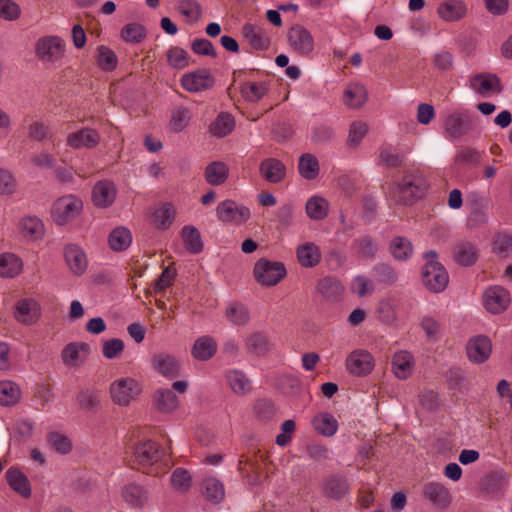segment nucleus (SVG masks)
Returning <instances> with one entry per match:
<instances>
[{"instance_id": "nucleus-1", "label": "nucleus", "mask_w": 512, "mask_h": 512, "mask_svg": "<svg viewBox=\"0 0 512 512\" xmlns=\"http://www.w3.org/2000/svg\"><path fill=\"white\" fill-rule=\"evenodd\" d=\"M428 186V181L421 171H405L393 185L390 196L397 204L412 206L424 197Z\"/></svg>"}, {"instance_id": "nucleus-2", "label": "nucleus", "mask_w": 512, "mask_h": 512, "mask_svg": "<svg viewBox=\"0 0 512 512\" xmlns=\"http://www.w3.org/2000/svg\"><path fill=\"white\" fill-rule=\"evenodd\" d=\"M134 468L145 474L159 475L164 470L159 469L164 451L159 444L152 440L139 442L134 447Z\"/></svg>"}, {"instance_id": "nucleus-3", "label": "nucleus", "mask_w": 512, "mask_h": 512, "mask_svg": "<svg viewBox=\"0 0 512 512\" xmlns=\"http://www.w3.org/2000/svg\"><path fill=\"white\" fill-rule=\"evenodd\" d=\"M437 253L430 250L425 253L427 259L422 269V282L427 289L438 293L443 291L449 281L445 268L436 260Z\"/></svg>"}, {"instance_id": "nucleus-4", "label": "nucleus", "mask_w": 512, "mask_h": 512, "mask_svg": "<svg viewBox=\"0 0 512 512\" xmlns=\"http://www.w3.org/2000/svg\"><path fill=\"white\" fill-rule=\"evenodd\" d=\"M287 274L282 262L259 259L253 268L255 280L262 286L271 287L277 285Z\"/></svg>"}, {"instance_id": "nucleus-5", "label": "nucleus", "mask_w": 512, "mask_h": 512, "mask_svg": "<svg viewBox=\"0 0 512 512\" xmlns=\"http://www.w3.org/2000/svg\"><path fill=\"white\" fill-rule=\"evenodd\" d=\"M35 53L39 60L55 64L59 62L65 53V43L58 36H44L37 40Z\"/></svg>"}, {"instance_id": "nucleus-6", "label": "nucleus", "mask_w": 512, "mask_h": 512, "mask_svg": "<svg viewBox=\"0 0 512 512\" xmlns=\"http://www.w3.org/2000/svg\"><path fill=\"white\" fill-rule=\"evenodd\" d=\"M83 204L82 201L72 195L59 198L52 209V215L54 220L59 225H64L76 218L81 210Z\"/></svg>"}, {"instance_id": "nucleus-7", "label": "nucleus", "mask_w": 512, "mask_h": 512, "mask_svg": "<svg viewBox=\"0 0 512 512\" xmlns=\"http://www.w3.org/2000/svg\"><path fill=\"white\" fill-rule=\"evenodd\" d=\"M216 213L222 222H231L235 224L245 223L251 213L248 207L239 205L235 201L227 199L217 205Z\"/></svg>"}, {"instance_id": "nucleus-8", "label": "nucleus", "mask_w": 512, "mask_h": 512, "mask_svg": "<svg viewBox=\"0 0 512 512\" xmlns=\"http://www.w3.org/2000/svg\"><path fill=\"white\" fill-rule=\"evenodd\" d=\"M140 389L136 380L123 378L113 382L110 386V393L113 401L121 406H127L134 399Z\"/></svg>"}, {"instance_id": "nucleus-9", "label": "nucleus", "mask_w": 512, "mask_h": 512, "mask_svg": "<svg viewBox=\"0 0 512 512\" xmlns=\"http://www.w3.org/2000/svg\"><path fill=\"white\" fill-rule=\"evenodd\" d=\"M474 126L468 112H454L447 116L444 124L446 134L451 138H460L469 133Z\"/></svg>"}, {"instance_id": "nucleus-10", "label": "nucleus", "mask_w": 512, "mask_h": 512, "mask_svg": "<svg viewBox=\"0 0 512 512\" xmlns=\"http://www.w3.org/2000/svg\"><path fill=\"white\" fill-rule=\"evenodd\" d=\"M374 365L373 356L366 350H354L346 359L347 370L356 376H366L370 374Z\"/></svg>"}, {"instance_id": "nucleus-11", "label": "nucleus", "mask_w": 512, "mask_h": 512, "mask_svg": "<svg viewBox=\"0 0 512 512\" xmlns=\"http://www.w3.org/2000/svg\"><path fill=\"white\" fill-rule=\"evenodd\" d=\"M214 83V76L206 68L187 73L181 78L182 87L189 92H200L210 89Z\"/></svg>"}, {"instance_id": "nucleus-12", "label": "nucleus", "mask_w": 512, "mask_h": 512, "mask_svg": "<svg viewBox=\"0 0 512 512\" xmlns=\"http://www.w3.org/2000/svg\"><path fill=\"white\" fill-rule=\"evenodd\" d=\"M483 301L488 312L499 314L508 308L511 299L506 289L500 286H494L484 292Z\"/></svg>"}, {"instance_id": "nucleus-13", "label": "nucleus", "mask_w": 512, "mask_h": 512, "mask_svg": "<svg viewBox=\"0 0 512 512\" xmlns=\"http://www.w3.org/2000/svg\"><path fill=\"white\" fill-rule=\"evenodd\" d=\"M471 88L482 97H488L492 93L499 94L503 86L499 77L491 73H479L470 78Z\"/></svg>"}, {"instance_id": "nucleus-14", "label": "nucleus", "mask_w": 512, "mask_h": 512, "mask_svg": "<svg viewBox=\"0 0 512 512\" xmlns=\"http://www.w3.org/2000/svg\"><path fill=\"white\" fill-rule=\"evenodd\" d=\"M350 490V484L346 476L341 474H330L322 482V494L332 500H340Z\"/></svg>"}, {"instance_id": "nucleus-15", "label": "nucleus", "mask_w": 512, "mask_h": 512, "mask_svg": "<svg viewBox=\"0 0 512 512\" xmlns=\"http://www.w3.org/2000/svg\"><path fill=\"white\" fill-rule=\"evenodd\" d=\"M41 315L39 303L32 298H23L16 302L14 317L24 325L35 324Z\"/></svg>"}, {"instance_id": "nucleus-16", "label": "nucleus", "mask_w": 512, "mask_h": 512, "mask_svg": "<svg viewBox=\"0 0 512 512\" xmlns=\"http://www.w3.org/2000/svg\"><path fill=\"white\" fill-rule=\"evenodd\" d=\"M245 349L253 356L264 357L274 349V344L265 332L254 331L245 339Z\"/></svg>"}, {"instance_id": "nucleus-17", "label": "nucleus", "mask_w": 512, "mask_h": 512, "mask_svg": "<svg viewBox=\"0 0 512 512\" xmlns=\"http://www.w3.org/2000/svg\"><path fill=\"white\" fill-rule=\"evenodd\" d=\"M466 351L470 361L477 364L483 363L491 355V340L487 336L478 335L468 341Z\"/></svg>"}, {"instance_id": "nucleus-18", "label": "nucleus", "mask_w": 512, "mask_h": 512, "mask_svg": "<svg viewBox=\"0 0 512 512\" xmlns=\"http://www.w3.org/2000/svg\"><path fill=\"white\" fill-rule=\"evenodd\" d=\"M101 137L97 130L92 128H82L72 132L67 136L66 143L73 149H93L100 143Z\"/></svg>"}, {"instance_id": "nucleus-19", "label": "nucleus", "mask_w": 512, "mask_h": 512, "mask_svg": "<svg viewBox=\"0 0 512 512\" xmlns=\"http://www.w3.org/2000/svg\"><path fill=\"white\" fill-rule=\"evenodd\" d=\"M121 498L132 508L141 509L149 501V491L136 482H130L121 488Z\"/></svg>"}, {"instance_id": "nucleus-20", "label": "nucleus", "mask_w": 512, "mask_h": 512, "mask_svg": "<svg viewBox=\"0 0 512 512\" xmlns=\"http://www.w3.org/2000/svg\"><path fill=\"white\" fill-rule=\"evenodd\" d=\"M241 34L254 50L265 51L271 45L270 38L261 26L246 23L241 28Z\"/></svg>"}, {"instance_id": "nucleus-21", "label": "nucleus", "mask_w": 512, "mask_h": 512, "mask_svg": "<svg viewBox=\"0 0 512 512\" xmlns=\"http://www.w3.org/2000/svg\"><path fill=\"white\" fill-rule=\"evenodd\" d=\"M288 40L293 49L301 55H308L314 49L313 37L303 26L292 27L288 33Z\"/></svg>"}, {"instance_id": "nucleus-22", "label": "nucleus", "mask_w": 512, "mask_h": 512, "mask_svg": "<svg viewBox=\"0 0 512 512\" xmlns=\"http://www.w3.org/2000/svg\"><path fill=\"white\" fill-rule=\"evenodd\" d=\"M89 351L88 343L71 342L63 348L61 358L66 366L78 367L86 360Z\"/></svg>"}, {"instance_id": "nucleus-23", "label": "nucleus", "mask_w": 512, "mask_h": 512, "mask_svg": "<svg viewBox=\"0 0 512 512\" xmlns=\"http://www.w3.org/2000/svg\"><path fill=\"white\" fill-rule=\"evenodd\" d=\"M64 258L69 270L76 276L82 275L88 265L85 252L75 244H68L64 248Z\"/></svg>"}, {"instance_id": "nucleus-24", "label": "nucleus", "mask_w": 512, "mask_h": 512, "mask_svg": "<svg viewBox=\"0 0 512 512\" xmlns=\"http://www.w3.org/2000/svg\"><path fill=\"white\" fill-rule=\"evenodd\" d=\"M116 194V187L111 181H99L93 187V204L98 208H107L113 204Z\"/></svg>"}, {"instance_id": "nucleus-25", "label": "nucleus", "mask_w": 512, "mask_h": 512, "mask_svg": "<svg viewBox=\"0 0 512 512\" xmlns=\"http://www.w3.org/2000/svg\"><path fill=\"white\" fill-rule=\"evenodd\" d=\"M344 288L334 277H324L316 284V293L325 301L337 302L341 300Z\"/></svg>"}, {"instance_id": "nucleus-26", "label": "nucleus", "mask_w": 512, "mask_h": 512, "mask_svg": "<svg viewBox=\"0 0 512 512\" xmlns=\"http://www.w3.org/2000/svg\"><path fill=\"white\" fill-rule=\"evenodd\" d=\"M259 173L269 183H279L286 176V166L276 158H266L259 166Z\"/></svg>"}, {"instance_id": "nucleus-27", "label": "nucleus", "mask_w": 512, "mask_h": 512, "mask_svg": "<svg viewBox=\"0 0 512 512\" xmlns=\"http://www.w3.org/2000/svg\"><path fill=\"white\" fill-rule=\"evenodd\" d=\"M368 99L365 86L358 82L349 83L343 93L344 104L351 109L361 108Z\"/></svg>"}, {"instance_id": "nucleus-28", "label": "nucleus", "mask_w": 512, "mask_h": 512, "mask_svg": "<svg viewBox=\"0 0 512 512\" xmlns=\"http://www.w3.org/2000/svg\"><path fill=\"white\" fill-rule=\"evenodd\" d=\"M153 367L163 376L175 378L179 375L180 365L177 359L168 354H156L152 358Z\"/></svg>"}, {"instance_id": "nucleus-29", "label": "nucleus", "mask_w": 512, "mask_h": 512, "mask_svg": "<svg viewBox=\"0 0 512 512\" xmlns=\"http://www.w3.org/2000/svg\"><path fill=\"white\" fill-rule=\"evenodd\" d=\"M424 495L435 506L446 508L451 503L449 490L441 483L431 482L425 485Z\"/></svg>"}, {"instance_id": "nucleus-30", "label": "nucleus", "mask_w": 512, "mask_h": 512, "mask_svg": "<svg viewBox=\"0 0 512 512\" xmlns=\"http://www.w3.org/2000/svg\"><path fill=\"white\" fill-rule=\"evenodd\" d=\"M466 5L461 0H448L441 3L437 9L438 15L445 21L453 22L466 15Z\"/></svg>"}, {"instance_id": "nucleus-31", "label": "nucleus", "mask_w": 512, "mask_h": 512, "mask_svg": "<svg viewBox=\"0 0 512 512\" xmlns=\"http://www.w3.org/2000/svg\"><path fill=\"white\" fill-rule=\"evenodd\" d=\"M392 370L399 379H407L413 371V357L407 351H400L394 354L392 358Z\"/></svg>"}, {"instance_id": "nucleus-32", "label": "nucleus", "mask_w": 512, "mask_h": 512, "mask_svg": "<svg viewBox=\"0 0 512 512\" xmlns=\"http://www.w3.org/2000/svg\"><path fill=\"white\" fill-rule=\"evenodd\" d=\"M202 494L206 500L218 504L225 497L223 483L214 476L206 477L201 484Z\"/></svg>"}, {"instance_id": "nucleus-33", "label": "nucleus", "mask_w": 512, "mask_h": 512, "mask_svg": "<svg viewBox=\"0 0 512 512\" xmlns=\"http://www.w3.org/2000/svg\"><path fill=\"white\" fill-rule=\"evenodd\" d=\"M5 478L8 485L22 497L29 498L31 496L30 482L28 478L18 469H8Z\"/></svg>"}, {"instance_id": "nucleus-34", "label": "nucleus", "mask_w": 512, "mask_h": 512, "mask_svg": "<svg viewBox=\"0 0 512 512\" xmlns=\"http://www.w3.org/2000/svg\"><path fill=\"white\" fill-rule=\"evenodd\" d=\"M205 180L212 186H219L226 182L229 176V168L222 161L209 163L204 171Z\"/></svg>"}, {"instance_id": "nucleus-35", "label": "nucleus", "mask_w": 512, "mask_h": 512, "mask_svg": "<svg viewBox=\"0 0 512 512\" xmlns=\"http://www.w3.org/2000/svg\"><path fill=\"white\" fill-rule=\"evenodd\" d=\"M153 402L156 409L162 413H170L177 409L179 405L178 397L170 389H159L155 391Z\"/></svg>"}, {"instance_id": "nucleus-36", "label": "nucleus", "mask_w": 512, "mask_h": 512, "mask_svg": "<svg viewBox=\"0 0 512 512\" xmlns=\"http://www.w3.org/2000/svg\"><path fill=\"white\" fill-rule=\"evenodd\" d=\"M297 259L303 267H314L321 260V252L319 247L312 243L307 242L300 245L296 251Z\"/></svg>"}, {"instance_id": "nucleus-37", "label": "nucleus", "mask_w": 512, "mask_h": 512, "mask_svg": "<svg viewBox=\"0 0 512 512\" xmlns=\"http://www.w3.org/2000/svg\"><path fill=\"white\" fill-rule=\"evenodd\" d=\"M216 351V342L209 336H202L195 341L191 353L195 359L207 361L215 355Z\"/></svg>"}, {"instance_id": "nucleus-38", "label": "nucleus", "mask_w": 512, "mask_h": 512, "mask_svg": "<svg viewBox=\"0 0 512 512\" xmlns=\"http://www.w3.org/2000/svg\"><path fill=\"white\" fill-rule=\"evenodd\" d=\"M226 379L231 390L239 396H244L252 390L251 381L243 371L231 370L226 374Z\"/></svg>"}, {"instance_id": "nucleus-39", "label": "nucleus", "mask_w": 512, "mask_h": 512, "mask_svg": "<svg viewBox=\"0 0 512 512\" xmlns=\"http://www.w3.org/2000/svg\"><path fill=\"white\" fill-rule=\"evenodd\" d=\"M299 174L307 180H314L319 175L320 166L316 156L310 153H304L300 156L298 162Z\"/></svg>"}, {"instance_id": "nucleus-40", "label": "nucleus", "mask_w": 512, "mask_h": 512, "mask_svg": "<svg viewBox=\"0 0 512 512\" xmlns=\"http://www.w3.org/2000/svg\"><path fill=\"white\" fill-rule=\"evenodd\" d=\"M478 258L476 247L469 243H459L454 247V260L462 266L473 265Z\"/></svg>"}, {"instance_id": "nucleus-41", "label": "nucleus", "mask_w": 512, "mask_h": 512, "mask_svg": "<svg viewBox=\"0 0 512 512\" xmlns=\"http://www.w3.org/2000/svg\"><path fill=\"white\" fill-rule=\"evenodd\" d=\"M307 216L316 221L323 220L329 212V203L321 196H313L306 202Z\"/></svg>"}, {"instance_id": "nucleus-42", "label": "nucleus", "mask_w": 512, "mask_h": 512, "mask_svg": "<svg viewBox=\"0 0 512 512\" xmlns=\"http://www.w3.org/2000/svg\"><path fill=\"white\" fill-rule=\"evenodd\" d=\"M389 251L398 261L407 260L413 252L412 243L405 237L397 236L389 244Z\"/></svg>"}, {"instance_id": "nucleus-43", "label": "nucleus", "mask_w": 512, "mask_h": 512, "mask_svg": "<svg viewBox=\"0 0 512 512\" xmlns=\"http://www.w3.org/2000/svg\"><path fill=\"white\" fill-rule=\"evenodd\" d=\"M355 253L359 258L372 259L376 256L378 247L376 241L369 235L356 239L353 243Z\"/></svg>"}, {"instance_id": "nucleus-44", "label": "nucleus", "mask_w": 512, "mask_h": 512, "mask_svg": "<svg viewBox=\"0 0 512 512\" xmlns=\"http://www.w3.org/2000/svg\"><path fill=\"white\" fill-rule=\"evenodd\" d=\"M182 238L186 249L193 254H198L203 250L201 234L194 226H184L182 228Z\"/></svg>"}, {"instance_id": "nucleus-45", "label": "nucleus", "mask_w": 512, "mask_h": 512, "mask_svg": "<svg viewBox=\"0 0 512 512\" xmlns=\"http://www.w3.org/2000/svg\"><path fill=\"white\" fill-rule=\"evenodd\" d=\"M22 269L21 260L12 253H4L0 255V276L12 278L15 277Z\"/></svg>"}, {"instance_id": "nucleus-46", "label": "nucleus", "mask_w": 512, "mask_h": 512, "mask_svg": "<svg viewBox=\"0 0 512 512\" xmlns=\"http://www.w3.org/2000/svg\"><path fill=\"white\" fill-rule=\"evenodd\" d=\"M21 391L19 386L12 381L0 382V405L13 406L20 400Z\"/></svg>"}, {"instance_id": "nucleus-47", "label": "nucleus", "mask_w": 512, "mask_h": 512, "mask_svg": "<svg viewBox=\"0 0 512 512\" xmlns=\"http://www.w3.org/2000/svg\"><path fill=\"white\" fill-rule=\"evenodd\" d=\"M175 209L171 203H164L153 214V223L156 228L165 230L174 221Z\"/></svg>"}, {"instance_id": "nucleus-48", "label": "nucleus", "mask_w": 512, "mask_h": 512, "mask_svg": "<svg viewBox=\"0 0 512 512\" xmlns=\"http://www.w3.org/2000/svg\"><path fill=\"white\" fill-rule=\"evenodd\" d=\"M234 118L228 113H220L210 124L209 130L216 137H224L234 129Z\"/></svg>"}, {"instance_id": "nucleus-49", "label": "nucleus", "mask_w": 512, "mask_h": 512, "mask_svg": "<svg viewBox=\"0 0 512 512\" xmlns=\"http://www.w3.org/2000/svg\"><path fill=\"white\" fill-rule=\"evenodd\" d=\"M313 426L323 436L334 435L338 427L336 419L328 413L316 415L313 419Z\"/></svg>"}, {"instance_id": "nucleus-50", "label": "nucleus", "mask_w": 512, "mask_h": 512, "mask_svg": "<svg viewBox=\"0 0 512 512\" xmlns=\"http://www.w3.org/2000/svg\"><path fill=\"white\" fill-rule=\"evenodd\" d=\"M19 227L22 235L31 239H39L44 234V225L36 217L24 218L21 220Z\"/></svg>"}, {"instance_id": "nucleus-51", "label": "nucleus", "mask_w": 512, "mask_h": 512, "mask_svg": "<svg viewBox=\"0 0 512 512\" xmlns=\"http://www.w3.org/2000/svg\"><path fill=\"white\" fill-rule=\"evenodd\" d=\"M132 237L128 229L124 227L115 228L109 235V245L114 251H123L131 243Z\"/></svg>"}, {"instance_id": "nucleus-52", "label": "nucleus", "mask_w": 512, "mask_h": 512, "mask_svg": "<svg viewBox=\"0 0 512 512\" xmlns=\"http://www.w3.org/2000/svg\"><path fill=\"white\" fill-rule=\"evenodd\" d=\"M77 401L81 409L93 411L99 406L100 393L89 388L82 389L77 394Z\"/></svg>"}, {"instance_id": "nucleus-53", "label": "nucleus", "mask_w": 512, "mask_h": 512, "mask_svg": "<svg viewBox=\"0 0 512 512\" xmlns=\"http://www.w3.org/2000/svg\"><path fill=\"white\" fill-rule=\"evenodd\" d=\"M267 91L265 83L250 82L241 85L242 96L250 102L259 101L266 95Z\"/></svg>"}, {"instance_id": "nucleus-54", "label": "nucleus", "mask_w": 512, "mask_h": 512, "mask_svg": "<svg viewBox=\"0 0 512 512\" xmlns=\"http://www.w3.org/2000/svg\"><path fill=\"white\" fill-rule=\"evenodd\" d=\"M146 36V29L139 23H129L121 30V37L130 43H139Z\"/></svg>"}, {"instance_id": "nucleus-55", "label": "nucleus", "mask_w": 512, "mask_h": 512, "mask_svg": "<svg viewBox=\"0 0 512 512\" xmlns=\"http://www.w3.org/2000/svg\"><path fill=\"white\" fill-rule=\"evenodd\" d=\"M178 10L193 23L199 21L202 16V6L196 0H181Z\"/></svg>"}, {"instance_id": "nucleus-56", "label": "nucleus", "mask_w": 512, "mask_h": 512, "mask_svg": "<svg viewBox=\"0 0 512 512\" xmlns=\"http://www.w3.org/2000/svg\"><path fill=\"white\" fill-rule=\"evenodd\" d=\"M189 121V110L187 108L179 107L172 112L170 128L174 132H181L188 126Z\"/></svg>"}, {"instance_id": "nucleus-57", "label": "nucleus", "mask_w": 512, "mask_h": 512, "mask_svg": "<svg viewBox=\"0 0 512 512\" xmlns=\"http://www.w3.org/2000/svg\"><path fill=\"white\" fill-rule=\"evenodd\" d=\"M368 132V126L365 122L355 121L350 125L347 145L357 147Z\"/></svg>"}, {"instance_id": "nucleus-58", "label": "nucleus", "mask_w": 512, "mask_h": 512, "mask_svg": "<svg viewBox=\"0 0 512 512\" xmlns=\"http://www.w3.org/2000/svg\"><path fill=\"white\" fill-rule=\"evenodd\" d=\"M227 318L235 325H246L250 315L248 309L242 304H235L226 311Z\"/></svg>"}, {"instance_id": "nucleus-59", "label": "nucleus", "mask_w": 512, "mask_h": 512, "mask_svg": "<svg viewBox=\"0 0 512 512\" xmlns=\"http://www.w3.org/2000/svg\"><path fill=\"white\" fill-rule=\"evenodd\" d=\"M168 64L176 69L188 66V53L180 47H171L167 53Z\"/></svg>"}, {"instance_id": "nucleus-60", "label": "nucleus", "mask_w": 512, "mask_h": 512, "mask_svg": "<svg viewBox=\"0 0 512 512\" xmlns=\"http://www.w3.org/2000/svg\"><path fill=\"white\" fill-rule=\"evenodd\" d=\"M98 65L104 71H112L117 66L116 54L106 46H100L98 48Z\"/></svg>"}, {"instance_id": "nucleus-61", "label": "nucleus", "mask_w": 512, "mask_h": 512, "mask_svg": "<svg viewBox=\"0 0 512 512\" xmlns=\"http://www.w3.org/2000/svg\"><path fill=\"white\" fill-rule=\"evenodd\" d=\"M21 15L20 6L13 0H0V18L15 21Z\"/></svg>"}, {"instance_id": "nucleus-62", "label": "nucleus", "mask_w": 512, "mask_h": 512, "mask_svg": "<svg viewBox=\"0 0 512 512\" xmlns=\"http://www.w3.org/2000/svg\"><path fill=\"white\" fill-rule=\"evenodd\" d=\"M47 440H48L49 445L55 451H57L61 454L68 453L72 448L71 441L66 436H64L60 433H57V432L50 433L48 435Z\"/></svg>"}, {"instance_id": "nucleus-63", "label": "nucleus", "mask_w": 512, "mask_h": 512, "mask_svg": "<svg viewBox=\"0 0 512 512\" xmlns=\"http://www.w3.org/2000/svg\"><path fill=\"white\" fill-rule=\"evenodd\" d=\"M493 251L501 257H508L512 253V237L498 234L493 242Z\"/></svg>"}, {"instance_id": "nucleus-64", "label": "nucleus", "mask_w": 512, "mask_h": 512, "mask_svg": "<svg viewBox=\"0 0 512 512\" xmlns=\"http://www.w3.org/2000/svg\"><path fill=\"white\" fill-rule=\"evenodd\" d=\"M124 350V342L121 339L113 338L103 343L102 352L105 358H117Z\"/></svg>"}]
</instances>
